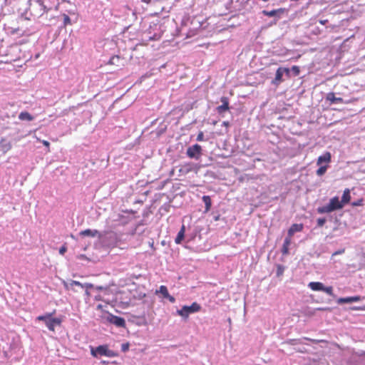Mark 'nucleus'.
<instances>
[{"label": "nucleus", "instance_id": "nucleus-1", "mask_svg": "<svg viewBox=\"0 0 365 365\" xmlns=\"http://www.w3.org/2000/svg\"><path fill=\"white\" fill-rule=\"evenodd\" d=\"M344 207L343 202L339 201L338 197H332L329 203L327 205L319 207L317 208V212L319 214L329 213L336 210H340Z\"/></svg>", "mask_w": 365, "mask_h": 365}, {"label": "nucleus", "instance_id": "nucleus-2", "mask_svg": "<svg viewBox=\"0 0 365 365\" xmlns=\"http://www.w3.org/2000/svg\"><path fill=\"white\" fill-rule=\"evenodd\" d=\"M201 306L197 303L193 302L190 306H183L181 309L177 311V314L180 317L187 319L190 314L200 312Z\"/></svg>", "mask_w": 365, "mask_h": 365}, {"label": "nucleus", "instance_id": "nucleus-3", "mask_svg": "<svg viewBox=\"0 0 365 365\" xmlns=\"http://www.w3.org/2000/svg\"><path fill=\"white\" fill-rule=\"evenodd\" d=\"M91 355L94 357H97L98 355L106 356L109 357L115 356L114 352L112 350H110L107 345H100L96 349L91 348Z\"/></svg>", "mask_w": 365, "mask_h": 365}, {"label": "nucleus", "instance_id": "nucleus-4", "mask_svg": "<svg viewBox=\"0 0 365 365\" xmlns=\"http://www.w3.org/2000/svg\"><path fill=\"white\" fill-rule=\"evenodd\" d=\"M187 155L190 158L199 159L202 154V147L198 144H195L192 146H190L187 149L186 152Z\"/></svg>", "mask_w": 365, "mask_h": 365}, {"label": "nucleus", "instance_id": "nucleus-5", "mask_svg": "<svg viewBox=\"0 0 365 365\" xmlns=\"http://www.w3.org/2000/svg\"><path fill=\"white\" fill-rule=\"evenodd\" d=\"M107 321L117 327H125V321L123 317L109 314L107 317Z\"/></svg>", "mask_w": 365, "mask_h": 365}, {"label": "nucleus", "instance_id": "nucleus-6", "mask_svg": "<svg viewBox=\"0 0 365 365\" xmlns=\"http://www.w3.org/2000/svg\"><path fill=\"white\" fill-rule=\"evenodd\" d=\"M326 100L327 101H329L331 104L338 103H351L356 101V99H351L349 101H344L342 98L336 97L334 93H333V92H330V93H327V95L326 96Z\"/></svg>", "mask_w": 365, "mask_h": 365}, {"label": "nucleus", "instance_id": "nucleus-7", "mask_svg": "<svg viewBox=\"0 0 365 365\" xmlns=\"http://www.w3.org/2000/svg\"><path fill=\"white\" fill-rule=\"evenodd\" d=\"M284 72L289 73V68L280 67L277 70L276 74H275V78L272 81L273 84L279 85L282 81V76H283Z\"/></svg>", "mask_w": 365, "mask_h": 365}, {"label": "nucleus", "instance_id": "nucleus-8", "mask_svg": "<svg viewBox=\"0 0 365 365\" xmlns=\"http://www.w3.org/2000/svg\"><path fill=\"white\" fill-rule=\"evenodd\" d=\"M331 160V155L329 152H326L323 155H320L317 160V165H329V163Z\"/></svg>", "mask_w": 365, "mask_h": 365}, {"label": "nucleus", "instance_id": "nucleus-9", "mask_svg": "<svg viewBox=\"0 0 365 365\" xmlns=\"http://www.w3.org/2000/svg\"><path fill=\"white\" fill-rule=\"evenodd\" d=\"M61 324V319L59 318H50L48 321H46V325L50 331H55V325H60Z\"/></svg>", "mask_w": 365, "mask_h": 365}, {"label": "nucleus", "instance_id": "nucleus-10", "mask_svg": "<svg viewBox=\"0 0 365 365\" xmlns=\"http://www.w3.org/2000/svg\"><path fill=\"white\" fill-rule=\"evenodd\" d=\"M221 102L222 103V104L219 106L217 108V110L219 113H222L227 111L230 109L229 100L227 97H225V96L222 97Z\"/></svg>", "mask_w": 365, "mask_h": 365}, {"label": "nucleus", "instance_id": "nucleus-11", "mask_svg": "<svg viewBox=\"0 0 365 365\" xmlns=\"http://www.w3.org/2000/svg\"><path fill=\"white\" fill-rule=\"evenodd\" d=\"M12 148L11 143L5 138H1L0 140V151L6 153L9 151Z\"/></svg>", "mask_w": 365, "mask_h": 365}, {"label": "nucleus", "instance_id": "nucleus-12", "mask_svg": "<svg viewBox=\"0 0 365 365\" xmlns=\"http://www.w3.org/2000/svg\"><path fill=\"white\" fill-rule=\"evenodd\" d=\"M303 224H293L289 229L287 236L291 237L297 232H302L303 230Z\"/></svg>", "mask_w": 365, "mask_h": 365}, {"label": "nucleus", "instance_id": "nucleus-13", "mask_svg": "<svg viewBox=\"0 0 365 365\" xmlns=\"http://www.w3.org/2000/svg\"><path fill=\"white\" fill-rule=\"evenodd\" d=\"M79 235L82 237H95L97 235H99V232L97 230H91V229H86L85 230H82L80 232Z\"/></svg>", "mask_w": 365, "mask_h": 365}, {"label": "nucleus", "instance_id": "nucleus-14", "mask_svg": "<svg viewBox=\"0 0 365 365\" xmlns=\"http://www.w3.org/2000/svg\"><path fill=\"white\" fill-rule=\"evenodd\" d=\"M292 242V238L289 237H287L284 239L282 248V253L283 255H287L289 254V247Z\"/></svg>", "mask_w": 365, "mask_h": 365}, {"label": "nucleus", "instance_id": "nucleus-15", "mask_svg": "<svg viewBox=\"0 0 365 365\" xmlns=\"http://www.w3.org/2000/svg\"><path fill=\"white\" fill-rule=\"evenodd\" d=\"M361 300V297L359 296H355V297H349L345 298H339L338 299V303L343 304V303H350L354 302H359Z\"/></svg>", "mask_w": 365, "mask_h": 365}, {"label": "nucleus", "instance_id": "nucleus-16", "mask_svg": "<svg viewBox=\"0 0 365 365\" xmlns=\"http://www.w3.org/2000/svg\"><path fill=\"white\" fill-rule=\"evenodd\" d=\"M308 287L313 291H322L324 289V284L319 282H311Z\"/></svg>", "mask_w": 365, "mask_h": 365}, {"label": "nucleus", "instance_id": "nucleus-17", "mask_svg": "<svg viewBox=\"0 0 365 365\" xmlns=\"http://www.w3.org/2000/svg\"><path fill=\"white\" fill-rule=\"evenodd\" d=\"M19 119L21 120L31 121L34 119V116L27 111H22L19 115Z\"/></svg>", "mask_w": 365, "mask_h": 365}, {"label": "nucleus", "instance_id": "nucleus-18", "mask_svg": "<svg viewBox=\"0 0 365 365\" xmlns=\"http://www.w3.org/2000/svg\"><path fill=\"white\" fill-rule=\"evenodd\" d=\"M121 61V58L119 56L116 55V56H112L108 64L109 65H115V66H123L124 64L123 63H120V61Z\"/></svg>", "mask_w": 365, "mask_h": 365}, {"label": "nucleus", "instance_id": "nucleus-19", "mask_svg": "<svg viewBox=\"0 0 365 365\" xmlns=\"http://www.w3.org/2000/svg\"><path fill=\"white\" fill-rule=\"evenodd\" d=\"M284 11V9H279L272 10V11L264 10V11H262V14L264 16H267L269 17H272V16H274L275 15H277V14H279V13L282 14Z\"/></svg>", "mask_w": 365, "mask_h": 365}, {"label": "nucleus", "instance_id": "nucleus-20", "mask_svg": "<svg viewBox=\"0 0 365 365\" xmlns=\"http://www.w3.org/2000/svg\"><path fill=\"white\" fill-rule=\"evenodd\" d=\"M351 200L350 190L346 188L344 190L343 195L341 197V202L343 205L349 203Z\"/></svg>", "mask_w": 365, "mask_h": 365}, {"label": "nucleus", "instance_id": "nucleus-21", "mask_svg": "<svg viewBox=\"0 0 365 365\" xmlns=\"http://www.w3.org/2000/svg\"><path fill=\"white\" fill-rule=\"evenodd\" d=\"M202 199V201L204 202L205 205V212H208L210 210L211 206H212L211 198L208 195H204Z\"/></svg>", "mask_w": 365, "mask_h": 365}, {"label": "nucleus", "instance_id": "nucleus-22", "mask_svg": "<svg viewBox=\"0 0 365 365\" xmlns=\"http://www.w3.org/2000/svg\"><path fill=\"white\" fill-rule=\"evenodd\" d=\"M185 225H182L175 238V241L176 244H180L182 241V240L184 239V236H185Z\"/></svg>", "mask_w": 365, "mask_h": 365}, {"label": "nucleus", "instance_id": "nucleus-23", "mask_svg": "<svg viewBox=\"0 0 365 365\" xmlns=\"http://www.w3.org/2000/svg\"><path fill=\"white\" fill-rule=\"evenodd\" d=\"M192 170V163H185L182 165L181 168L180 169V172H182L183 173H187Z\"/></svg>", "mask_w": 365, "mask_h": 365}, {"label": "nucleus", "instance_id": "nucleus-24", "mask_svg": "<svg viewBox=\"0 0 365 365\" xmlns=\"http://www.w3.org/2000/svg\"><path fill=\"white\" fill-rule=\"evenodd\" d=\"M56 312V310H54L51 313H46L44 315H41L37 317V320L38 321H43L46 322V321H48Z\"/></svg>", "mask_w": 365, "mask_h": 365}, {"label": "nucleus", "instance_id": "nucleus-25", "mask_svg": "<svg viewBox=\"0 0 365 365\" xmlns=\"http://www.w3.org/2000/svg\"><path fill=\"white\" fill-rule=\"evenodd\" d=\"M156 293L162 294L164 298H165L166 297H169L168 288L164 285H161L159 288V290L156 291Z\"/></svg>", "mask_w": 365, "mask_h": 365}, {"label": "nucleus", "instance_id": "nucleus-26", "mask_svg": "<svg viewBox=\"0 0 365 365\" xmlns=\"http://www.w3.org/2000/svg\"><path fill=\"white\" fill-rule=\"evenodd\" d=\"M319 169L316 171V173L318 176H322L326 173L329 165H319Z\"/></svg>", "mask_w": 365, "mask_h": 365}, {"label": "nucleus", "instance_id": "nucleus-27", "mask_svg": "<svg viewBox=\"0 0 365 365\" xmlns=\"http://www.w3.org/2000/svg\"><path fill=\"white\" fill-rule=\"evenodd\" d=\"M323 292H326L327 294L332 296L333 295V288L332 287H327L324 286Z\"/></svg>", "mask_w": 365, "mask_h": 365}, {"label": "nucleus", "instance_id": "nucleus-28", "mask_svg": "<svg viewBox=\"0 0 365 365\" xmlns=\"http://www.w3.org/2000/svg\"><path fill=\"white\" fill-rule=\"evenodd\" d=\"M363 202H364V200L362 198H361V199H359L356 201H354V202H351V205L353 207L361 206V205H363Z\"/></svg>", "mask_w": 365, "mask_h": 365}, {"label": "nucleus", "instance_id": "nucleus-29", "mask_svg": "<svg viewBox=\"0 0 365 365\" xmlns=\"http://www.w3.org/2000/svg\"><path fill=\"white\" fill-rule=\"evenodd\" d=\"M37 140L41 142L43 145L47 148V152H50V143L48 141L45 140H41L39 138H37Z\"/></svg>", "mask_w": 365, "mask_h": 365}, {"label": "nucleus", "instance_id": "nucleus-30", "mask_svg": "<svg viewBox=\"0 0 365 365\" xmlns=\"http://www.w3.org/2000/svg\"><path fill=\"white\" fill-rule=\"evenodd\" d=\"M63 23H64V26H66L68 24H71V19L70 17L66 15V14H64L63 15Z\"/></svg>", "mask_w": 365, "mask_h": 365}, {"label": "nucleus", "instance_id": "nucleus-31", "mask_svg": "<svg viewBox=\"0 0 365 365\" xmlns=\"http://www.w3.org/2000/svg\"><path fill=\"white\" fill-rule=\"evenodd\" d=\"M292 71L294 72V73L296 76H298L299 74V73H300L299 68L297 66H293L292 67Z\"/></svg>", "mask_w": 365, "mask_h": 365}, {"label": "nucleus", "instance_id": "nucleus-32", "mask_svg": "<svg viewBox=\"0 0 365 365\" xmlns=\"http://www.w3.org/2000/svg\"><path fill=\"white\" fill-rule=\"evenodd\" d=\"M326 222V219L325 218H319L317 220V225L319 227H322L324 226V225L325 224Z\"/></svg>", "mask_w": 365, "mask_h": 365}, {"label": "nucleus", "instance_id": "nucleus-33", "mask_svg": "<svg viewBox=\"0 0 365 365\" xmlns=\"http://www.w3.org/2000/svg\"><path fill=\"white\" fill-rule=\"evenodd\" d=\"M197 141H203L204 140V133L202 131H200L197 136Z\"/></svg>", "mask_w": 365, "mask_h": 365}, {"label": "nucleus", "instance_id": "nucleus-34", "mask_svg": "<svg viewBox=\"0 0 365 365\" xmlns=\"http://www.w3.org/2000/svg\"><path fill=\"white\" fill-rule=\"evenodd\" d=\"M66 250L67 247L65 245H63L59 249V253L63 255L66 252Z\"/></svg>", "mask_w": 365, "mask_h": 365}, {"label": "nucleus", "instance_id": "nucleus-35", "mask_svg": "<svg viewBox=\"0 0 365 365\" xmlns=\"http://www.w3.org/2000/svg\"><path fill=\"white\" fill-rule=\"evenodd\" d=\"M71 284V285H76V286H79V287H83V285L81 284V283L78 282V281H72Z\"/></svg>", "mask_w": 365, "mask_h": 365}, {"label": "nucleus", "instance_id": "nucleus-36", "mask_svg": "<svg viewBox=\"0 0 365 365\" xmlns=\"http://www.w3.org/2000/svg\"><path fill=\"white\" fill-rule=\"evenodd\" d=\"M344 251H345V250H344V249H341V250H337V251H336V252L333 254V255L334 256V255H338L343 254V253L344 252Z\"/></svg>", "mask_w": 365, "mask_h": 365}, {"label": "nucleus", "instance_id": "nucleus-37", "mask_svg": "<svg viewBox=\"0 0 365 365\" xmlns=\"http://www.w3.org/2000/svg\"><path fill=\"white\" fill-rule=\"evenodd\" d=\"M165 298L168 299L170 302H174L175 300V298L170 294L169 297H166Z\"/></svg>", "mask_w": 365, "mask_h": 365}, {"label": "nucleus", "instance_id": "nucleus-38", "mask_svg": "<svg viewBox=\"0 0 365 365\" xmlns=\"http://www.w3.org/2000/svg\"><path fill=\"white\" fill-rule=\"evenodd\" d=\"M319 24H321L322 25H324L326 24L327 22H328V20L327 19H324V20H319Z\"/></svg>", "mask_w": 365, "mask_h": 365}, {"label": "nucleus", "instance_id": "nucleus-39", "mask_svg": "<svg viewBox=\"0 0 365 365\" xmlns=\"http://www.w3.org/2000/svg\"><path fill=\"white\" fill-rule=\"evenodd\" d=\"M222 125H224L225 127H228L230 125V123L228 121H224L222 123Z\"/></svg>", "mask_w": 365, "mask_h": 365}, {"label": "nucleus", "instance_id": "nucleus-40", "mask_svg": "<svg viewBox=\"0 0 365 365\" xmlns=\"http://www.w3.org/2000/svg\"><path fill=\"white\" fill-rule=\"evenodd\" d=\"M317 309L321 310V311H325V310H329L330 309L326 307V308H318Z\"/></svg>", "mask_w": 365, "mask_h": 365}, {"label": "nucleus", "instance_id": "nucleus-41", "mask_svg": "<svg viewBox=\"0 0 365 365\" xmlns=\"http://www.w3.org/2000/svg\"><path fill=\"white\" fill-rule=\"evenodd\" d=\"M103 306L102 304H98V305L97 306V309H99V310H102V309H103Z\"/></svg>", "mask_w": 365, "mask_h": 365}, {"label": "nucleus", "instance_id": "nucleus-42", "mask_svg": "<svg viewBox=\"0 0 365 365\" xmlns=\"http://www.w3.org/2000/svg\"><path fill=\"white\" fill-rule=\"evenodd\" d=\"M280 267H279V269H278V271H277V274L279 275L282 273V270H279L280 269Z\"/></svg>", "mask_w": 365, "mask_h": 365}, {"label": "nucleus", "instance_id": "nucleus-43", "mask_svg": "<svg viewBox=\"0 0 365 365\" xmlns=\"http://www.w3.org/2000/svg\"><path fill=\"white\" fill-rule=\"evenodd\" d=\"M16 32V30H14L11 31L12 34H14Z\"/></svg>", "mask_w": 365, "mask_h": 365}, {"label": "nucleus", "instance_id": "nucleus-44", "mask_svg": "<svg viewBox=\"0 0 365 365\" xmlns=\"http://www.w3.org/2000/svg\"><path fill=\"white\" fill-rule=\"evenodd\" d=\"M262 1L266 2V1H268L269 0H262Z\"/></svg>", "mask_w": 365, "mask_h": 365}]
</instances>
